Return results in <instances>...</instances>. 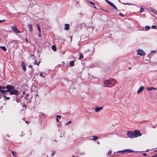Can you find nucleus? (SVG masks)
I'll return each mask as SVG.
<instances>
[{
	"instance_id": "nucleus-23",
	"label": "nucleus",
	"mask_w": 157,
	"mask_h": 157,
	"mask_svg": "<svg viewBox=\"0 0 157 157\" xmlns=\"http://www.w3.org/2000/svg\"><path fill=\"white\" fill-rule=\"evenodd\" d=\"M79 58L80 59H82L83 58V56L81 52L79 53Z\"/></svg>"
},
{
	"instance_id": "nucleus-25",
	"label": "nucleus",
	"mask_w": 157,
	"mask_h": 157,
	"mask_svg": "<svg viewBox=\"0 0 157 157\" xmlns=\"http://www.w3.org/2000/svg\"><path fill=\"white\" fill-rule=\"evenodd\" d=\"M13 100L16 101L17 103L18 102L19 98H15L13 99Z\"/></svg>"
},
{
	"instance_id": "nucleus-51",
	"label": "nucleus",
	"mask_w": 157,
	"mask_h": 157,
	"mask_svg": "<svg viewBox=\"0 0 157 157\" xmlns=\"http://www.w3.org/2000/svg\"><path fill=\"white\" fill-rule=\"evenodd\" d=\"M56 121H57L58 122H59V119L58 118H56Z\"/></svg>"
},
{
	"instance_id": "nucleus-36",
	"label": "nucleus",
	"mask_w": 157,
	"mask_h": 157,
	"mask_svg": "<svg viewBox=\"0 0 157 157\" xmlns=\"http://www.w3.org/2000/svg\"><path fill=\"white\" fill-rule=\"evenodd\" d=\"M122 3V4H124V5H132V4H130V3Z\"/></svg>"
},
{
	"instance_id": "nucleus-59",
	"label": "nucleus",
	"mask_w": 157,
	"mask_h": 157,
	"mask_svg": "<svg viewBox=\"0 0 157 157\" xmlns=\"http://www.w3.org/2000/svg\"><path fill=\"white\" fill-rule=\"evenodd\" d=\"M2 96V95H1L0 94V98H1V97Z\"/></svg>"
},
{
	"instance_id": "nucleus-11",
	"label": "nucleus",
	"mask_w": 157,
	"mask_h": 157,
	"mask_svg": "<svg viewBox=\"0 0 157 157\" xmlns=\"http://www.w3.org/2000/svg\"><path fill=\"white\" fill-rule=\"evenodd\" d=\"M103 108V106L96 107L95 108V111L96 112H98L100 110H102Z\"/></svg>"
},
{
	"instance_id": "nucleus-30",
	"label": "nucleus",
	"mask_w": 157,
	"mask_h": 157,
	"mask_svg": "<svg viewBox=\"0 0 157 157\" xmlns=\"http://www.w3.org/2000/svg\"><path fill=\"white\" fill-rule=\"evenodd\" d=\"M156 25H152L151 26V28L152 29H155L156 28Z\"/></svg>"
},
{
	"instance_id": "nucleus-22",
	"label": "nucleus",
	"mask_w": 157,
	"mask_h": 157,
	"mask_svg": "<svg viewBox=\"0 0 157 157\" xmlns=\"http://www.w3.org/2000/svg\"><path fill=\"white\" fill-rule=\"evenodd\" d=\"M37 27L38 30L39 32L40 33H41V30H40V26L38 24H37Z\"/></svg>"
},
{
	"instance_id": "nucleus-18",
	"label": "nucleus",
	"mask_w": 157,
	"mask_h": 157,
	"mask_svg": "<svg viewBox=\"0 0 157 157\" xmlns=\"http://www.w3.org/2000/svg\"><path fill=\"white\" fill-rule=\"evenodd\" d=\"M52 50H53L54 51H56V46L54 45H52Z\"/></svg>"
},
{
	"instance_id": "nucleus-29",
	"label": "nucleus",
	"mask_w": 157,
	"mask_h": 157,
	"mask_svg": "<svg viewBox=\"0 0 157 157\" xmlns=\"http://www.w3.org/2000/svg\"><path fill=\"white\" fill-rule=\"evenodd\" d=\"M55 153H56V151H52V153L51 154V156L52 157L53 156L55 155Z\"/></svg>"
},
{
	"instance_id": "nucleus-53",
	"label": "nucleus",
	"mask_w": 157,
	"mask_h": 157,
	"mask_svg": "<svg viewBox=\"0 0 157 157\" xmlns=\"http://www.w3.org/2000/svg\"><path fill=\"white\" fill-rule=\"evenodd\" d=\"M37 62L36 61V60H35V62H34V64L36 65Z\"/></svg>"
},
{
	"instance_id": "nucleus-46",
	"label": "nucleus",
	"mask_w": 157,
	"mask_h": 157,
	"mask_svg": "<svg viewBox=\"0 0 157 157\" xmlns=\"http://www.w3.org/2000/svg\"><path fill=\"white\" fill-rule=\"evenodd\" d=\"M38 36L39 37H40L41 36V33H39V35H38Z\"/></svg>"
},
{
	"instance_id": "nucleus-63",
	"label": "nucleus",
	"mask_w": 157,
	"mask_h": 157,
	"mask_svg": "<svg viewBox=\"0 0 157 157\" xmlns=\"http://www.w3.org/2000/svg\"><path fill=\"white\" fill-rule=\"evenodd\" d=\"M131 67H128V69H129V70L131 69Z\"/></svg>"
},
{
	"instance_id": "nucleus-1",
	"label": "nucleus",
	"mask_w": 157,
	"mask_h": 157,
	"mask_svg": "<svg viewBox=\"0 0 157 157\" xmlns=\"http://www.w3.org/2000/svg\"><path fill=\"white\" fill-rule=\"evenodd\" d=\"M104 86L105 87H111L110 79L109 80H106L104 82Z\"/></svg>"
},
{
	"instance_id": "nucleus-7",
	"label": "nucleus",
	"mask_w": 157,
	"mask_h": 157,
	"mask_svg": "<svg viewBox=\"0 0 157 157\" xmlns=\"http://www.w3.org/2000/svg\"><path fill=\"white\" fill-rule=\"evenodd\" d=\"M12 29L13 31L15 33H21L16 26H12Z\"/></svg>"
},
{
	"instance_id": "nucleus-52",
	"label": "nucleus",
	"mask_w": 157,
	"mask_h": 157,
	"mask_svg": "<svg viewBox=\"0 0 157 157\" xmlns=\"http://www.w3.org/2000/svg\"><path fill=\"white\" fill-rule=\"evenodd\" d=\"M40 62H39L38 63H37L36 64V65H37L38 66V65H39V64H40Z\"/></svg>"
},
{
	"instance_id": "nucleus-28",
	"label": "nucleus",
	"mask_w": 157,
	"mask_h": 157,
	"mask_svg": "<svg viewBox=\"0 0 157 157\" xmlns=\"http://www.w3.org/2000/svg\"><path fill=\"white\" fill-rule=\"evenodd\" d=\"M40 76L43 77H44L45 76V75H44L42 72H41L40 73Z\"/></svg>"
},
{
	"instance_id": "nucleus-54",
	"label": "nucleus",
	"mask_w": 157,
	"mask_h": 157,
	"mask_svg": "<svg viewBox=\"0 0 157 157\" xmlns=\"http://www.w3.org/2000/svg\"><path fill=\"white\" fill-rule=\"evenodd\" d=\"M7 136L8 138H9L10 137V135H7Z\"/></svg>"
},
{
	"instance_id": "nucleus-13",
	"label": "nucleus",
	"mask_w": 157,
	"mask_h": 157,
	"mask_svg": "<svg viewBox=\"0 0 157 157\" xmlns=\"http://www.w3.org/2000/svg\"><path fill=\"white\" fill-rule=\"evenodd\" d=\"M21 66L23 70L24 71H25L26 70V67L25 64L23 62H21Z\"/></svg>"
},
{
	"instance_id": "nucleus-20",
	"label": "nucleus",
	"mask_w": 157,
	"mask_h": 157,
	"mask_svg": "<svg viewBox=\"0 0 157 157\" xmlns=\"http://www.w3.org/2000/svg\"><path fill=\"white\" fill-rule=\"evenodd\" d=\"M0 92L2 94H5V93L7 92L6 90H3L2 89L0 90Z\"/></svg>"
},
{
	"instance_id": "nucleus-62",
	"label": "nucleus",
	"mask_w": 157,
	"mask_h": 157,
	"mask_svg": "<svg viewBox=\"0 0 157 157\" xmlns=\"http://www.w3.org/2000/svg\"><path fill=\"white\" fill-rule=\"evenodd\" d=\"M72 36H71V41H72Z\"/></svg>"
},
{
	"instance_id": "nucleus-55",
	"label": "nucleus",
	"mask_w": 157,
	"mask_h": 157,
	"mask_svg": "<svg viewBox=\"0 0 157 157\" xmlns=\"http://www.w3.org/2000/svg\"><path fill=\"white\" fill-rule=\"evenodd\" d=\"M151 157H156V156H155V155H154L152 156Z\"/></svg>"
},
{
	"instance_id": "nucleus-61",
	"label": "nucleus",
	"mask_w": 157,
	"mask_h": 157,
	"mask_svg": "<svg viewBox=\"0 0 157 157\" xmlns=\"http://www.w3.org/2000/svg\"><path fill=\"white\" fill-rule=\"evenodd\" d=\"M2 89V86H0V90H1Z\"/></svg>"
},
{
	"instance_id": "nucleus-45",
	"label": "nucleus",
	"mask_w": 157,
	"mask_h": 157,
	"mask_svg": "<svg viewBox=\"0 0 157 157\" xmlns=\"http://www.w3.org/2000/svg\"><path fill=\"white\" fill-rule=\"evenodd\" d=\"M32 56H33V57H34V54H33V55H31V58H32Z\"/></svg>"
},
{
	"instance_id": "nucleus-19",
	"label": "nucleus",
	"mask_w": 157,
	"mask_h": 157,
	"mask_svg": "<svg viewBox=\"0 0 157 157\" xmlns=\"http://www.w3.org/2000/svg\"><path fill=\"white\" fill-rule=\"evenodd\" d=\"M116 153H124V150H121V151H117L116 152Z\"/></svg>"
},
{
	"instance_id": "nucleus-9",
	"label": "nucleus",
	"mask_w": 157,
	"mask_h": 157,
	"mask_svg": "<svg viewBox=\"0 0 157 157\" xmlns=\"http://www.w3.org/2000/svg\"><path fill=\"white\" fill-rule=\"evenodd\" d=\"M144 88V87L143 86H141L137 91L138 94H139L141 93L143 90Z\"/></svg>"
},
{
	"instance_id": "nucleus-6",
	"label": "nucleus",
	"mask_w": 157,
	"mask_h": 157,
	"mask_svg": "<svg viewBox=\"0 0 157 157\" xmlns=\"http://www.w3.org/2000/svg\"><path fill=\"white\" fill-rule=\"evenodd\" d=\"M137 52L138 54L140 55V56L144 55L145 54L144 51L142 49H139L137 50Z\"/></svg>"
},
{
	"instance_id": "nucleus-2",
	"label": "nucleus",
	"mask_w": 157,
	"mask_h": 157,
	"mask_svg": "<svg viewBox=\"0 0 157 157\" xmlns=\"http://www.w3.org/2000/svg\"><path fill=\"white\" fill-rule=\"evenodd\" d=\"M19 92L18 90H15L14 88L13 90H12L11 91H10V95H15L16 96H18Z\"/></svg>"
},
{
	"instance_id": "nucleus-42",
	"label": "nucleus",
	"mask_w": 157,
	"mask_h": 157,
	"mask_svg": "<svg viewBox=\"0 0 157 157\" xmlns=\"http://www.w3.org/2000/svg\"><path fill=\"white\" fill-rule=\"evenodd\" d=\"M143 155L144 156H147V154L145 153H144L143 154Z\"/></svg>"
},
{
	"instance_id": "nucleus-60",
	"label": "nucleus",
	"mask_w": 157,
	"mask_h": 157,
	"mask_svg": "<svg viewBox=\"0 0 157 157\" xmlns=\"http://www.w3.org/2000/svg\"><path fill=\"white\" fill-rule=\"evenodd\" d=\"M94 6V8H95V9H96L97 8V7H96V6H95L94 5V6Z\"/></svg>"
},
{
	"instance_id": "nucleus-3",
	"label": "nucleus",
	"mask_w": 157,
	"mask_h": 157,
	"mask_svg": "<svg viewBox=\"0 0 157 157\" xmlns=\"http://www.w3.org/2000/svg\"><path fill=\"white\" fill-rule=\"evenodd\" d=\"M5 87L7 90H6L7 92H10L12 90L14 89V87L12 85H7L5 86Z\"/></svg>"
},
{
	"instance_id": "nucleus-49",
	"label": "nucleus",
	"mask_w": 157,
	"mask_h": 157,
	"mask_svg": "<svg viewBox=\"0 0 157 157\" xmlns=\"http://www.w3.org/2000/svg\"><path fill=\"white\" fill-rule=\"evenodd\" d=\"M33 72H32L31 71H30V72H29V74L30 75H32V73H33Z\"/></svg>"
},
{
	"instance_id": "nucleus-37",
	"label": "nucleus",
	"mask_w": 157,
	"mask_h": 157,
	"mask_svg": "<svg viewBox=\"0 0 157 157\" xmlns=\"http://www.w3.org/2000/svg\"><path fill=\"white\" fill-rule=\"evenodd\" d=\"M71 121H69L66 124V125H67L68 124H70L71 123Z\"/></svg>"
},
{
	"instance_id": "nucleus-58",
	"label": "nucleus",
	"mask_w": 157,
	"mask_h": 157,
	"mask_svg": "<svg viewBox=\"0 0 157 157\" xmlns=\"http://www.w3.org/2000/svg\"><path fill=\"white\" fill-rule=\"evenodd\" d=\"M151 52H153L154 53H155L156 52V51H152Z\"/></svg>"
},
{
	"instance_id": "nucleus-31",
	"label": "nucleus",
	"mask_w": 157,
	"mask_h": 157,
	"mask_svg": "<svg viewBox=\"0 0 157 157\" xmlns=\"http://www.w3.org/2000/svg\"><path fill=\"white\" fill-rule=\"evenodd\" d=\"M144 8L142 7H141L140 8V12L141 13H143L144 12Z\"/></svg>"
},
{
	"instance_id": "nucleus-48",
	"label": "nucleus",
	"mask_w": 157,
	"mask_h": 157,
	"mask_svg": "<svg viewBox=\"0 0 157 157\" xmlns=\"http://www.w3.org/2000/svg\"><path fill=\"white\" fill-rule=\"evenodd\" d=\"M32 67H33L31 65H30L29 66V67L31 68H32Z\"/></svg>"
},
{
	"instance_id": "nucleus-43",
	"label": "nucleus",
	"mask_w": 157,
	"mask_h": 157,
	"mask_svg": "<svg viewBox=\"0 0 157 157\" xmlns=\"http://www.w3.org/2000/svg\"><path fill=\"white\" fill-rule=\"evenodd\" d=\"M5 20L3 19V20H0V23H1L2 22H4L5 21Z\"/></svg>"
},
{
	"instance_id": "nucleus-34",
	"label": "nucleus",
	"mask_w": 157,
	"mask_h": 157,
	"mask_svg": "<svg viewBox=\"0 0 157 157\" xmlns=\"http://www.w3.org/2000/svg\"><path fill=\"white\" fill-rule=\"evenodd\" d=\"M112 7H113L114 9L116 10H118L117 7L114 5L112 6Z\"/></svg>"
},
{
	"instance_id": "nucleus-47",
	"label": "nucleus",
	"mask_w": 157,
	"mask_h": 157,
	"mask_svg": "<svg viewBox=\"0 0 157 157\" xmlns=\"http://www.w3.org/2000/svg\"><path fill=\"white\" fill-rule=\"evenodd\" d=\"M5 88H6L5 86H3L2 87V89H4Z\"/></svg>"
},
{
	"instance_id": "nucleus-12",
	"label": "nucleus",
	"mask_w": 157,
	"mask_h": 157,
	"mask_svg": "<svg viewBox=\"0 0 157 157\" xmlns=\"http://www.w3.org/2000/svg\"><path fill=\"white\" fill-rule=\"evenodd\" d=\"M64 29L66 30H68L69 29V24H65Z\"/></svg>"
},
{
	"instance_id": "nucleus-50",
	"label": "nucleus",
	"mask_w": 157,
	"mask_h": 157,
	"mask_svg": "<svg viewBox=\"0 0 157 157\" xmlns=\"http://www.w3.org/2000/svg\"><path fill=\"white\" fill-rule=\"evenodd\" d=\"M34 71V69L33 68H31V71L33 72Z\"/></svg>"
},
{
	"instance_id": "nucleus-56",
	"label": "nucleus",
	"mask_w": 157,
	"mask_h": 157,
	"mask_svg": "<svg viewBox=\"0 0 157 157\" xmlns=\"http://www.w3.org/2000/svg\"><path fill=\"white\" fill-rule=\"evenodd\" d=\"M25 122V123H27V124H28V123H29V121H26Z\"/></svg>"
},
{
	"instance_id": "nucleus-32",
	"label": "nucleus",
	"mask_w": 157,
	"mask_h": 157,
	"mask_svg": "<svg viewBox=\"0 0 157 157\" xmlns=\"http://www.w3.org/2000/svg\"><path fill=\"white\" fill-rule=\"evenodd\" d=\"M145 28L146 29H150V27L149 26L147 25L145 27Z\"/></svg>"
},
{
	"instance_id": "nucleus-44",
	"label": "nucleus",
	"mask_w": 157,
	"mask_h": 157,
	"mask_svg": "<svg viewBox=\"0 0 157 157\" xmlns=\"http://www.w3.org/2000/svg\"><path fill=\"white\" fill-rule=\"evenodd\" d=\"M10 98L9 97H6V98L4 99V100H6V99H9Z\"/></svg>"
},
{
	"instance_id": "nucleus-39",
	"label": "nucleus",
	"mask_w": 157,
	"mask_h": 157,
	"mask_svg": "<svg viewBox=\"0 0 157 157\" xmlns=\"http://www.w3.org/2000/svg\"><path fill=\"white\" fill-rule=\"evenodd\" d=\"M89 2L93 6H94V5H95V4L91 1H89Z\"/></svg>"
},
{
	"instance_id": "nucleus-15",
	"label": "nucleus",
	"mask_w": 157,
	"mask_h": 157,
	"mask_svg": "<svg viewBox=\"0 0 157 157\" xmlns=\"http://www.w3.org/2000/svg\"><path fill=\"white\" fill-rule=\"evenodd\" d=\"M28 27L29 29V31L31 32H32L33 30V26L31 24H29L28 25Z\"/></svg>"
},
{
	"instance_id": "nucleus-14",
	"label": "nucleus",
	"mask_w": 157,
	"mask_h": 157,
	"mask_svg": "<svg viewBox=\"0 0 157 157\" xmlns=\"http://www.w3.org/2000/svg\"><path fill=\"white\" fill-rule=\"evenodd\" d=\"M147 90L148 91H150L152 90H157V89L154 87H148L147 88Z\"/></svg>"
},
{
	"instance_id": "nucleus-41",
	"label": "nucleus",
	"mask_w": 157,
	"mask_h": 157,
	"mask_svg": "<svg viewBox=\"0 0 157 157\" xmlns=\"http://www.w3.org/2000/svg\"><path fill=\"white\" fill-rule=\"evenodd\" d=\"M2 96L4 98H6V94H2Z\"/></svg>"
},
{
	"instance_id": "nucleus-57",
	"label": "nucleus",
	"mask_w": 157,
	"mask_h": 157,
	"mask_svg": "<svg viewBox=\"0 0 157 157\" xmlns=\"http://www.w3.org/2000/svg\"><path fill=\"white\" fill-rule=\"evenodd\" d=\"M110 134H108V135H105V136H109V135H110Z\"/></svg>"
},
{
	"instance_id": "nucleus-27",
	"label": "nucleus",
	"mask_w": 157,
	"mask_h": 157,
	"mask_svg": "<svg viewBox=\"0 0 157 157\" xmlns=\"http://www.w3.org/2000/svg\"><path fill=\"white\" fill-rule=\"evenodd\" d=\"M12 153L13 155L14 156V157H16V156H17V154H16V152H14V151H12Z\"/></svg>"
},
{
	"instance_id": "nucleus-38",
	"label": "nucleus",
	"mask_w": 157,
	"mask_h": 157,
	"mask_svg": "<svg viewBox=\"0 0 157 157\" xmlns=\"http://www.w3.org/2000/svg\"><path fill=\"white\" fill-rule=\"evenodd\" d=\"M112 151H109L107 155H110L112 153Z\"/></svg>"
},
{
	"instance_id": "nucleus-24",
	"label": "nucleus",
	"mask_w": 157,
	"mask_h": 157,
	"mask_svg": "<svg viewBox=\"0 0 157 157\" xmlns=\"http://www.w3.org/2000/svg\"><path fill=\"white\" fill-rule=\"evenodd\" d=\"M107 3H108L112 7L114 5V4L112 2H111L109 1L107 2Z\"/></svg>"
},
{
	"instance_id": "nucleus-26",
	"label": "nucleus",
	"mask_w": 157,
	"mask_h": 157,
	"mask_svg": "<svg viewBox=\"0 0 157 157\" xmlns=\"http://www.w3.org/2000/svg\"><path fill=\"white\" fill-rule=\"evenodd\" d=\"M98 137L97 136H93V140H98Z\"/></svg>"
},
{
	"instance_id": "nucleus-40",
	"label": "nucleus",
	"mask_w": 157,
	"mask_h": 157,
	"mask_svg": "<svg viewBox=\"0 0 157 157\" xmlns=\"http://www.w3.org/2000/svg\"><path fill=\"white\" fill-rule=\"evenodd\" d=\"M56 116L57 117V118H61V117L60 115H57Z\"/></svg>"
},
{
	"instance_id": "nucleus-10",
	"label": "nucleus",
	"mask_w": 157,
	"mask_h": 157,
	"mask_svg": "<svg viewBox=\"0 0 157 157\" xmlns=\"http://www.w3.org/2000/svg\"><path fill=\"white\" fill-rule=\"evenodd\" d=\"M124 153H132L134 151L132 150L129 149H124Z\"/></svg>"
},
{
	"instance_id": "nucleus-33",
	"label": "nucleus",
	"mask_w": 157,
	"mask_h": 157,
	"mask_svg": "<svg viewBox=\"0 0 157 157\" xmlns=\"http://www.w3.org/2000/svg\"><path fill=\"white\" fill-rule=\"evenodd\" d=\"M119 15L120 16H121L122 17H124L125 16V15H124L123 14H122L121 13H119Z\"/></svg>"
},
{
	"instance_id": "nucleus-16",
	"label": "nucleus",
	"mask_w": 157,
	"mask_h": 157,
	"mask_svg": "<svg viewBox=\"0 0 157 157\" xmlns=\"http://www.w3.org/2000/svg\"><path fill=\"white\" fill-rule=\"evenodd\" d=\"M149 9L150 10L152 11L153 13L157 14V11L156 10L152 9V8H150Z\"/></svg>"
},
{
	"instance_id": "nucleus-17",
	"label": "nucleus",
	"mask_w": 157,
	"mask_h": 157,
	"mask_svg": "<svg viewBox=\"0 0 157 157\" xmlns=\"http://www.w3.org/2000/svg\"><path fill=\"white\" fill-rule=\"evenodd\" d=\"M69 65L71 67H73L74 65V63L73 61H71L69 63Z\"/></svg>"
},
{
	"instance_id": "nucleus-35",
	"label": "nucleus",
	"mask_w": 157,
	"mask_h": 157,
	"mask_svg": "<svg viewBox=\"0 0 157 157\" xmlns=\"http://www.w3.org/2000/svg\"><path fill=\"white\" fill-rule=\"evenodd\" d=\"M152 56V55L151 53H150L148 54V57L150 58L151 56Z\"/></svg>"
},
{
	"instance_id": "nucleus-8",
	"label": "nucleus",
	"mask_w": 157,
	"mask_h": 157,
	"mask_svg": "<svg viewBox=\"0 0 157 157\" xmlns=\"http://www.w3.org/2000/svg\"><path fill=\"white\" fill-rule=\"evenodd\" d=\"M111 87L114 86L117 83V81L114 79H110Z\"/></svg>"
},
{
	"instance_id": "nucleus-21",
	"label": "nucleus",
	"mask_w": 157,
	"mask_h": 157,
	"mask_svg": "<svg viewBox=\"0 0 157 157\" xmlns=\"http://www.w3.org/2000/svg\"><path fill=\"white\" fill-rule=\"evenodd\" d=\"M0 48L3 50L4 51H6V48L5 46H0Z\"/></svg>"
},
{
	"instance_id": "nucleus-5",
	"label": "nucleus",
	"mask_w": 157,
	"mask_h": 157,
	"mask_svg": "<svg viewBox=\"0 0 157 157\" xmlns=\"http://www.w3.org/2000/svg\"><path fill=\"white\" fill-rule=\"evenodd\" d=\"M127 135L131 138H135L134 132L132 131H128L127 133Z\"/></svg>"
},
{
	"instance_id": "nucleus-4",
	"label": "nucleus",
	"mask_w": 157,
	"mask_h": 157,
	"mask_svg": "<svg viewBox=\"0 0 157 157\" xmlns=\"http://www.w3.org/2000/svg\"><path fill=\"white\" fill-rule=\"evenodd\" d=\"M133 132L135 138L141 136L142 135V134L140 133L139 130H136L134 131Z\"/></svg>"
},
{
	"instance_id": "nucleus-64",
	"label": "nucleus",
	"mask_w": 157,
	"mask_h": 157,
	"mask_svg": "<svg viewBox=\"0 0 157 157\" xmlns=\"http://www.w3.org/2000/svg\"><path fill=\"white\" fill-rule=\"evenodd\" d=\"M34 60H36V59H35V58H32Z\"/></svg>"
}]
</instances>
